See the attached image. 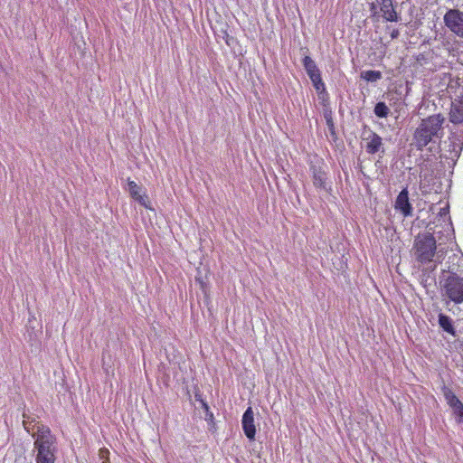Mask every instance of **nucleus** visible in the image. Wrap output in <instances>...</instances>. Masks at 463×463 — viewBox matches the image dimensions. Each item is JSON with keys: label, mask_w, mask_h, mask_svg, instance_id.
Listing matches in <instances>:
<instances>
[{"label": "nucleus", "mask_w": 463, "mask_h": 463, "mask_svg": "<svg viewBox=\"0 0 463 463\" xmlns=\"http://www.w3.org/2000/svg\"><path fill=\"white\" fill-rule=\"evenodd\" d=\"M445 118L441 114H434L423 118L413 134V145L418 150H423L429 144H436L444 136L443 124Z\"/></svg>", "instance_id": "1"}, {"label": "nucleus", "mask_w": 463, "mask_h": 463, "mask_svg": "<svg viewBox=\"0 0 463 463\" xmlns=\"http://www.w3.org/2000/svg\"><path fill=\"white\" fill-rule=\"evenodd\" d=\"M36 463H54L56 460V438L46 425H37V431L33 433Z\"/></svg>", "instance_id": "2"}, {"label": "nucleus", "mask_w": 463, "mask_h": 463, "mask_svg": "<svg viewBox=\"0 0 463 463\" xmlns=\"http://www.w3.org/2000/svg\"><path fill=\"white\" fill-rule=\"evenodd\" d=\"M411 253L414 260L420 265H429L434 270L440 262L437 252V243L430 233L418 234L413 242Z\"/></svg>", "instance_id": "3"}, {"label": "nucleus", "mask_w": 463, "mask_h": 463, "mask_svg": "<svg viewBox=\"0 0 463 463\" xmlns=\"http://www.w3.org/2000/svg\"><path fill=\"white\" fill-rule=\"evenodd\" d=\"M445 273L444 270L439 280L440 295L445 306L450 309L451 303L455 306L463 303V278L455 272L449 271L448 276Z\"/></svg>", "instance_id": "4"}, {"label": "nucleus", "mask_w": 463, "mask_h": 463, "mask_svg": "<svg viewBox=\"0 0 463 463\" xmlns=\"http://www.w3.org/2000/svg\"><path fill=\"white\" fill-rule=\"evenodd\" d=\"M443 21L447 28L463 39V12L459 9H449L444 14Z\"/></svg>", "instance_id": "5"}, {"label": "nucleus", "mask_w": 463, "mask_h": 463, "mask_svg": "<svg viewBox=\"0 0 463 463\" xmlns=\"http://www.w3.org/2000/svg\"><path fill=\"white\" fill-rule=\"evenodd\" d=\"M363 139L366 142L365 150L373 155L379 152L384 153L382 137L371 129L364 130Z\"/></svg>", "instance_id": "6"}, {"label": "nucleus", "mask_w": 463, "mask_h": 463, "mask_svg": "<svg viewBox=\"0 0 463 463\" xmlns=\"http://www.w3.org/2000/svg\"><path fill=\"white\" fill-rule=\"evenodd\" d=\"M244 434L250 440L255 439L256 428L254 424V413L251 407H249L242 415L241 420Z\"/></svg>", "instance_id": "7"}, {"label": "nucleus", "mask_w": 463, "mask_h": 463, "mask_svg": "<svg viewBox=\"0 0 463 463\" xmlns=\"http://www.w3.org/2000/svg\"><path fill=\"white\" fill-rule=\"evenodd\" d=\"M395 209L400 211L403 216H412L413 208L409 201V192L406 188L402 190L395 201Z\"/></svg>", "instance_id": "8"}, {"label": "nucleus", "mask_w": 463, "mask_h": 463, "mask_svg": "<svg viewBox=\"0 0 463 463\" xmlns=\"http://www.w3.org/2000/svg\"><path fill=\"white\" fill-rule=\"evenodd\" d=\"M376 3L386 21L398 22L401 19L393 7L392 0H376Z\"/></svg>", "instance_id": "9"}, {"label": "nucleus", "mask_w": 463, "mask_h": 463, "mask_svg": "<svg viewBox=\"0 0 463 463\" xmlns=\"http://www.w3.org/2000/svg\"><path fill=\"white\" fill-rule=\"evenodd\" d=\"M128 190L130 196L137 202H138L141 205L146 208L147 205V196L146 194H141L142 188L137 185L134 181L128 180Z\"/></svg>", "instance_id": "10"}, {"label": "nucleus", "mask_w": 463, "mask_h": 463, "mask_svg": "<svg viewBox=\"0 0 463 463\" xmlns=\"http://www.w3.org/2000/svg\"><path fill=\"white\" fill-rule=\"evenodd\" d=\"M313 184L316 188L326 189V173L320 165L311 166Z\"/></svg>", "instance_id": "11"}, {"label": "nucleus", "mask_w": 463, "mask_h": 463, "mask_svg": "<svg viewBox=\"0 0 463 463\" xmlns=\"http://www.w3.org/2000/svg\"><path fill=\"white\" fill-rule=\"evenodd\" d=\"M449 117L454 124L463 122V99H455L452 102Z\"/></svg>", "instance_id": "12"}, {"label": "nucleus", "mask_w": 463, "mask_h": 463, "mask_svg": "<svg viewBox=\"0 0 463 463\" xmlns=\"http://www.w3.org/2000/svg\"><path fill=\"white\" fill-rule=\"evenodd\" d=\"M442 392L447 403L452 410H454L455 408H458L462 404V402L455 395V393L449 388L444 386L442 388Z\"/></svg>", "instance_id": "13"}, {"label": "nucleus", "mask_w": 463, "mask_h": 463, "mask_svg": "<svg viewBox=\"0 0 463 463\" xmlns=\"http://www.w3.org/2000/svg\"><path fill=\"white\" fill-rule=\"evenodd\" d=\"M439 325L447 333L456 335V330L453 326L452 319L444 314L439 315Z\"/></svg>", "instance_id": "14"}, {"label": "nucleus", "mask_w": 463, "mask_h": 463, "mask_svg": "<svg viewBox=\"0 0 463 463\" xmlns=\"http://www.w3.org/2000/svg\"><path fill=\"white\" fill-rule=\"evenodd\" d=\"M373 112L378 118H387L391 110L384 102L380 101L375 104Z\"/></svg>", "instance_id": "15"}, {"label": "nucleus", "mask_w": 463, "mask_h": 463, "mask_svg": "<svg viewBox=\"0 0 463 463\" xmlns=\"http://www.w3.org/2000/svg\"><path fill=\"white\" fill-rule=\"evenodd\" d=\"M361 78L366 81L374 82L382 78V72L379 71H364L361 72Z\"/></svg>", "instance_id": "16"}, {"label": "nucleus", "mask_w": 463, "mask_h": 463, "mask_svg": "<svg viewBox=\"0 0 463 463\" xmlns=\"http://www.w3.org/2000/svg\"><path fill=\"white\" fill-rule=\"evenodd\" d=\"M23 418H24V420H23L24 428L29 433L32 432V434H33L34 432L33 431L34 429L37 430V425H42L39 422L35 423L34 419L30 420L29 416H27L26 413H24V412L23 413Z\"/></svg>", "instance_id": "17"}, {"label": "nucleus", "mask_w": 463, "mask_h": 463, "mask_svg": "<svg viewBox=\"0 0 463 463\" xmlns=\"http://www.w3.org/2000/svg\"><path fill=\"white\" fill-rule=\"evenodd\" d=\"M313 86L318 94V98L322 100H325L326 98H327V92L323 80L320 79L317 81H314Z\"/></svg>", "instance_id": "18"}, {"label": "nucleus", "mask_w": 463, "mask_h": 463, "mask_svg": "<svg viewBox=\"0 0 463 463\" xmlns=\"http://www.w3.org/2000/svg\"><path fill=\"white\" fill-rule=\"evenodd\" d=\"M302 63H303V66H304L307 75H309V73H314L317 70H319L317 68L316 62L309 56H305L303 58Z\"/></svg>", "instance_id": "19"}, {"label": "nucleus", "mask_w": 463, "mask_h": 463, "mask_svg": "<svg viewBox=\"0 0 463 463\" xmlns=\"http://www.w3.org/2000/svg\"><path fill=\"white\" fill-rule=\"evenodd\" d=\"M453 413L456 416L457 421L463 423V403L458 408H455Z\"/></svg>", "instance_id": "20"}, {"label": "nucleus", "mask_w": 463, "mask_h": 463, "mask_svg": "<svg viewBox=\"0 0 463 463\" xmlns=\"http://www.w3.org/2000/svg\"><path fill=\"white\" fill-rule=\"evenodd\" d=\"M202 405L206 412L205 420L208 421H213V413L212 411H210V408H209L208 404L206 402H204L203 401H202Z\"/></svg>", "instance_id": "21"}, {"label": "nucleus", "mask_w": 463, "mask_h": 463, "mask_svg": "<svg viewBox=\"0 0 463 463\" xmlns=\"http://www.w3.org/2000/svg\"><path fill=\"white\" fill-rule=\"evenodd\" d=\"M308 77L310 78V80H311L312 83H313L314 81H317V80H318L322 79V78H321V73H320V71H319V70H317V71L316 72H314V73H309Z\"/></svg>", "instance_id": "22"}, {"label": "nucleus", "mask_w": 463, "mask_h": 463, "mask_svg": "<svg viewBox=\"0 0 463 463\" xmlns=\"http://www.w3.org/2000/svg\"><path fill=\"white\" fill-rule=\"evenodd\" d=\"M377 5H377L376 1L371 3V5H370V11H371L373 16H376L379 14V12L377 11Z\"/></svg>", "instance_id": "23"}, {"label": "nucleus", "mask_w": 463, "mask_h": 463, "mask_svg": "<svg viewBox=\"0 0 463 463\" xmlns=\"http://www.w3.org/2000/svg\"><path fill=\"white\" fill-rule=\"evenodd\" d=\"M99 454H100L101 458H105L109 454V450L105 449H100L99 450ZM102 463H109V458H106V459L103 460Z\"/></svg>", "instance_id": "24"}, {"label": "nucleus", "mask_w": 463, "mask_h": 463, "mask_svg": "<svg viewBox=\"0 0 463 463\" xmlns=\"http://www.w3.org/2000/svg\"><path fill=\"white\" fill-rule=\"evenodd\" d=\"M400 35V32L398 29H394L392 30V32L391 33V38L392 39H396L398 38V36Z\"/></svg>", "instance_id": "25"}, {"label": "nucleus", "mask_w": 463, "mask_h": 463, "mask_svg": "<svg viewBox=\"0 0 463 463\" xmlns=\"http://www.w3.org/2000/svg\"><path fill=\"white\" fill-rule=\"evenodd\" d=\"M447 213H448V211H447V209H446V208H442V209L440 210V215H446Z\"/></svg>", "instance_id": "26"}]
</instances>
